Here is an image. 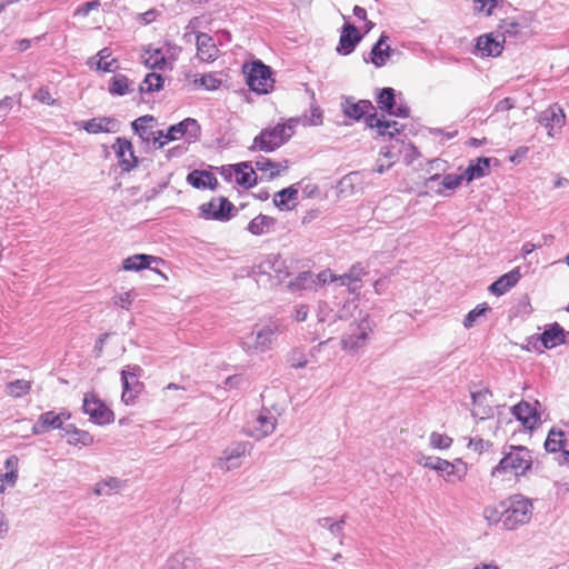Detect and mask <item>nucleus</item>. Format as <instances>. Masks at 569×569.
<instances>
[{"label": "nucleus", "mask_w": 569, "mask_h": 569, "mask_svg": "<svg viewBox=\"0 0 569 569\" xmlns=\"http://www.w3.org/2000/svg\"><path fill=\"white\" fill-rule=\"evenodd\" d=\"M33 98L38 100L41 103L52 106L56 103V100L51 97L50 92L46 88H39L34 94Z\"/></svg>", "instance_id": "obj_59"}, {"label": "nucleus", "mask_w": 569, "mask_h": 569, "mask_svg": "<svg viewBox=\"0 0 569 569\" xmlns=\"http://www.w3.org/2000/svg\"><path fill=\"white\" fill-rule=\"evenodd\" d=\"M18 481V473L6 472L0 475V493H4L8 488L16 486Z\"/></svg>", "instance_id": "obj_56"}, {"label": "nucleus", "mask_w": 569, "mask_h": 569, "mask_svg": "<svg viewBox=\"0 0 569 569\" xmlns=\"http://www.w3.org/2000/svg\"><path fill=\"white\" fill-rule=\"evenodd\" d=\"M113 149L123 170L129 171L136 167L138 160L133 153V148L130 141L118 138L113 144Z\"/></svg>", "instance_id": "obj_22"}, {"label": "nucleus", "mask_w": 569, "mask_h": 569, "mask_svg": "<svg viewBox=\"0 0 569 569\" xmlns=\"http://www.w3.org/2000/svg\"><path fill=\"white\" fill-rule=\"evenodd\" d=\"M317 317L320 323H328L329 333H335L338 330L336 322L338 319H342V316L335 312L327 302H321L319 305Z\"/></svg>", "instance_id": "obj_37"}, {"label": "nucleus", "mask_w": 569, "mask_h": 569, "mask_svg": "<svg viewBox=\"0 0 569 569\" xmlns=\"http://www.w3.org/2000/svg\"><path fill=\"white\" fill-rule=\"evenodd\" d=\"M153 262H158V258L149 254H133L122 261L124 271H140L150 268Z\"/></svg>", "instance_id": "obj_32"}, {"label": "nucleus", "mask_w": 569, "mask_h": 569, "mask_svg": "<svg viewBox=\"0 0 569 569\" xmlns=\"http://www.w3.org/2000/svg\"><path fill=\"white\" fill-rule=\"evenodd\" d=\"M435 471L439 472L446 482L457 483L466 478L468 466L461 459L455 461L441 459Z\"/></svg>", "instance_id": "obj_14"}, {"label": "nucleus", "mask_w": 569, "mask_h": 569, "mask_svg": "<svg viewBox=\"0 0 569 569\" xmlns=\"http://www.w3.org/2000/svg\"><path fill=\"white\" fill-rule=\"evenodd\" d=\"M463 180H466L463 173H449L442 178L441 184L449 190H453L458 188Z\"/></svg>", "instance_id": "obj_55"}, {"label": "nucleus", "mask_w": 569, "mask_h": 569, "mask_svg": "<svg viewBox=\"0 0 569 569\" xmlns=\"http://www.w3.org/2000/svg\"><path fill=\"white\" fill-rule=\"evenodd\" d=\"M389 37L385 33H382L379 38V40L376 42V44L372 47L369 58H366L365 60L367 62H371L377 68L383 67L389 58L391 57V48L387 43Z\"/></svg>", "instance_id": "obj_21"}, {"label": "nucleus", "mask_w": 569, "mask_h": 569, "mask_svg": "<svg viewBox=\"0 0 569 569\" xmlns=\"http://www.w3.org/2000/svg\"><path fill=\"white\" fill-rule=\"evenodd\" d=\"M163 87V78L160 73L150 72L148 73L143 81L140 83L141 92H153L159 91Z\"/></svg>", "instance_id": "obj_46"}, {"label": "nucleus", "mask_w": 569, "mask_h": 569, "mask_svg": "<svg viewBox=\"0 0 569 569\" xmlns=\"http://www.w3.org/2000/svg\"><path fill=\"white\" fill-rule=\"evenodd\" d=\"M441 458L421 455L417 459V463L423 468H429L431 470H436V466L439 465Z\"/></svg>", "instance_id": "obj_57"}, {"label": "nucleus", "mask_w": 569, "mask_h": 569, "mask_svg": "<svg viewBox=\"0 0 569 569\" xmlns=\"http://www.w3.org/2000/svg\"><path fill=\"white\" fill-rule=\"evenodd\" d=\"M127 486V481L117 477H106L98 481L93 487V493L97 496H111L120 492Z\"/></svg>", "instance_id": "obj_25"}, {"label": "nucleus", "mask_w": 569, "mask_h": 569, "mask_svg": "<svg viewBox=\"0 0 569 569\" xmlns=\"http://www.w3.org/2000/svg\"><path fill=\"white\" fill-rule=\"evenodd\" d=\"M489 158H478L476 161H471L462 173L463 177H466V181L471 182L475 179H479L487 176L489 172Z\"/></svg>", "instance_id": "obj_33"}, {"label": "nucleus", "mask_w": 569, "mask_h": 569, "mask_svg": "<svg viewBox=\"0 0 569 569\" xmlns=\"http://www.w3.org/2000/svg\"><path fill=\"white\" fill-rule=\"evenodd\" d=\"M302 193L306 198H315L319 196V187L315 183H306L302 187Z\"/></svg>", "instance_id": "obj_62"}, {"label": "nucleus", "mask_w": 569, "mask_h": 569, "mask_svg": "<svg viewBox=\"0 0 569 569\" xmlns=\"http://www.w3.org/2000/svg\"><path fill=\"white\" fill-rule=\"evenodd\" d=\"M130 82L123 74H117L111 79L109 91L111 94L124 96L129 92Z\"/></svg>", "instance_id": "obj_47"}, {"label": "nucleus", "mask_w": 569, "mask_h": 569, "mask_svg": "<svg viewBox=\"0 0 569 569\" xmlns=\"http://www.w3.org/2000/svg\"><path fill=\"white\" fill-rule=\"evenodd\" d=\"M31 390V381L24 379H18L9 382L6 386V392L8 396L13 398H21L28 395Z\"/></svg>", "instance_id": "obj_44"}, {"label": "nucleus", "mask_w": 569, "mask_h": 569, "mask_svg": "<svg viewBox=\"0 0 569 569\" xmlns=\"http://www.w3.org/2000/svg\"><path fill=\"white\" fill-rule=\"evenodd\" d=\"M501 506L503 508L501 511V520L503 526L509 530L528 523L532 517V502L522 495L511 496L507 501L502 502Z\"/></svg>", "instance_id": "obj_3"}, {"label": "nucleus", "mask_w": 569, "mask_h": 569, "mask_svg": "<svg viewBox=\"0 0 569 569\" xmlns=\"http://www.w3.org/2000/svg\"><path fill=\"white\" fill-rule=\"evenodd\" d=\"M132 300H133V297H132L131 291L119 293L113 298L114 305H117L123 309H129V307L132 303Z\"/></svg>", "instance_id": "obj_58"}, {"label": "nucleus", "mask_w": 569, "mask_h": 569, "mask_svg": "<svg viewBox=\"0 0 569 569\" xmlns=\"http://www.w3.org/2000/svg\"><path fill=\"white\" fill-rule=\"evenodd\" d=\"M505 39L501 34L488 33L477 39L476 50L482 57H497L503 50Z\"/></svg>", "instance_id": "obj_16"}, {"label": "nucleus", "mask_w": 569, "mask_h": 569, "mask_svg": "<svg viewBox=\"0 0 569 569\" xmlns=\"http://www.w3.org/2000/svg\"><path fill=\"white\" fill-rule=\"evenodd\" d=\"M142 62L144 66L151 69H163L167 64L166 56L162 49L159 48H148L144 50L142 54Z\"/></svg>", "instance_id": "obj_36"}, {"label": "nucleus", "mask_w": 569, "mask_h": 569, "mask_svg": "<svg viewBox=\"0 0 569 569\" xmlns=\"http://www.w3.org/2000/svg\"><path fill=\"white\" fill-rule=\"evenodd\" d=\"M565 340L563 329L555 323L541 335V342L546 348H553Z\"/></svg>", "instance_id": "obj_41"}, {"label": "nucleus", "mask_w": 569, "mask_h": 569, "mask_svg": "<svg viewBox=\"0 0 569 569\" xmlns=\"http://www.w3.org/2000/svg\"><path fill=\"white\" fill-rule=\"evenodd\" d=\"M277 220L267 214H258L247 227V230L253 236H263L274 230Z\"/></svg>", "instance_id": "obj_28"}, {"label": "nucleus", "mask_w": 569, "mask_h": 569, "mask_svg": "<svg viewBox=\"0 0 569 569\" xmlns=\"http://www.w3.org/2000/svg\"><path fill=\"white\" fill-rule=\"evenodd\" d=\"M537 121L548 130V136L553 138L565 126L566 114L561 107L552 104L538 114Z\"/></svg>", "instance_id": "obj_10"}, {"label": "nucleus", "mask_w": 569, "mask_h": 569, "mask_svg": "<svg viewBox=\"0 0 569 569\" xmlns=\"http://www.w3.org/2000/svg\"><path fill=\"white\" fill-rule=\"evenodd\" d=\"M532 466L531 452L522 446H511L505 453L498 466L492 470L493 477L511 473L516 477L523 476Z\"/></svg>", "instance_id": "obj_4"}, {"label": "nucleus", "mask_w": 569, "mask_h": 569, "mask_svg": "<svg viewBox=\"0 0 569 569\" xmlns=\"http://www.w3.org/2000/svg\"><path fill=\"white\" fill-rule=\"evenodd\" d=\"M247 83L257 93L266 94L273 87V79L269 67L260 61L252 62L244 68Z\"/></svg>", "instance_id": "obj_6"}, {"label": "nucleus", "mask_w": 569, "mask_h": 569, "mask_svg": "<svg viewBox=\"0 0 569 569\" xmlns=\"http://www.w3.org/2000/svg\"><path fill=\"white\" fill-rule=\"evenodd\" d=\"M488 310L489 307L486 303L478 305L475 309L469 311V313L463 319V327L467 329L471 328L477 322V320Z\"/></svg>", "instance_id": "obj_49"}, {"label": "nucleus", "mask_w": 569, "mask_h": 569, "mask_svg": "<svg viewBox=\"0 0 569 569\" xmlns=\"http://www.w3.org/2000/svg\"><path fill=\"white\" fill-rule=\"evenodd\" d=\"M359 181V173L351 172L345 176L339 182V191L341 193H350L353 190V187Z\"/></svg>", "instance_id": "obj_52"}, {"label": "nucleus", "mask_w": 569, "mask_h": 569, "mask_svg": "<svg viewBox=\"0 0 569 569\" xmlns=\"http://www.w3.org/2000/svg\"><path fill=\"white\" fill-rule=\"evenodd\" d=\"M4 467L7 469V472H13V473H18V468H19V458L14 455L10 456L6 462H4Z\"/></svg>", "instance_id": "obj_63"}, {"label": "nucleus", "mask_w": 569, "mask_h": 569, "mask_svg": "<svg viewBox=\"0 0 569 569\" xmlns=\"http://www.w3.org/2000/svg\"><path fill=\"white\" fill-rule=\"evenodd\" d=\"M371 108H372V104L368 100L355 101L351 98H347L342 102L343 113L347 117L355 119V120H359L361 117H363L366 113H368Z\"/></svg>", "instance_id": "obj_30"}, {"label": "nucleus", "mask_w": 569, "mask_h": 569, "mask_svg": "<svg viewBox=\"0 0 569 569\" xmlns=\"http://www.w3.org/2000/svg\"><path fill=\"white\" fill-rule=\"evenodd\" d=\"M297 120L289 119L283 123H277L274 127H267L254 137L251 151L272 152L283 146L295 133Z\"/></svg>", "instance_id": "obj_2"}, {"label": "nucleus", "mask_w": 569, "mask_h": 569, "mask_svg": "<svg viewBox=\"0 0 569 569\" xmlns=\"http://www.w3.org/2000/svg\"><path fill=\"white\" fill-rule=\"evenodd\" d=\"M378 103L381 109L391 111L395 106V91L392 88H385L378 97Z\"/></svg>", "instance_id": "obj_50"}, {"label": "nucleus", "mask_w": 569, "mask_h": 569, "mask_svg": "<svg viewBox=\"0 0 569 569\" xmlns=\"http://www.w3.org/2000/svg\"><path fill=\"white\" fill-rule=\"evenodd\" d=\"M257 181V174L253 168L247 163L242 162L237 164L236 180L234 182L244 188L252 187Z\"/></svg>", "instance_id": "obj_39"}, {"label": "nucleus", "mask_w": 569, "mask_h": 569, "mask_svg": "<svg viewBox=\"0 0 569 569\" xmlns=\"http://www.w3.org/2000/svg\"><path fill=\"white\" fill-rule=\"evenodd\" d=\"M199 124L192 118H187L181 122L171 126L167 132L162 130L157 131V137H153V143L158 144L159 148H162L164 144L170 141H174L187 136L189 139L197 138L199 134Z\"/></svg>", "instance_id": "obj_5"}, {"label": "nucleus", "mask_w": 569, "mask_h": 569, "mask_svg": "<svg viewBox=\"0 0 569 569\" xmlns=\"http://www.w3.org/2000/svg\"><path fill=\"white\" fill-rule=\"evenodd\" d=\"M521 279V272L519 268H515L511 271L499 277L491 286L489 291L495 296H502L515 287Z\"/></svg>", "instance_id": "obj_24"}, {"label": "nucleus", "mask_w": 569, "mask_h": 569, "mask_svg": "<svg viewBox=\"0 0 569 569\" xmlns=\"http://www.w3.org/2000/svg\"><path fill=\"white\" fill-rule=\"evenodd\" d=\"M346 274L353 286H358L361 282V278L366 274V270L360 262H357L350 267Z\"/></svg>", "instance_id": "obj_54"}, {"label": "nucleus", "mask_w": 569, "mask_h": 569, "mask_svg": "<svg viewBox=\"0 0 569 569\" xmlns=\"http://www.w3.org/2000/svg\"><path fill=\"white\" fill-rule=\"evenodd\" d=\"M277 426V417L264 409L247 422L246 432L254 439H263L271 435Z\"/></svg>", "instance_id": "obj_7"}, {"label": "nucleus", "mask_w": 569, "mask_h": 569, "mask_svg": "<svg viewBox=\"0 0 569 569\" xmlns=\"http://www.w3.org/2000/svg\"><path fill=\"white\" fill-rule=\"evenodd\" d=\"M256 169L264 173L268 179H272L288 169V161L273 162L268 158H261L256 161Z\"/></svg>", "instance_id": "obj_34"}, {"label": "nucleus", "mask_w": 569, "mask_h": 569, "mask_svg": "<svg viewBox=\"0 0 569 569\" xmlns=\"http://www.w3.org/2000/svg\"><path fill=\"white\" fill-rule=\"evenodd\" d=\"M140 368L138 366L127 367L121 371L122 380V395L121 400L126 405L134 403L138 395L140 393L141 386L138 381Z\"/></svg>", "instance_id": "obj_12"}, {"label": "nucleus", "mask_w": 569, "mask_h": 569, "mask_svg": "<svg viewBox=\"0 0 569 569\" xmlns=\"http://www.w3.org/2000/svg\"><path fill=\"white\" fill-rule=\"evenodd\" d=\"M259 269L264 273L274 272L280 278L284 273V260L280 254H269L261 261Z\"/></svg>", "instance_id": "obj_38"}, {"label": "nucleus", "mask_w": 569, "mask_h": 569, "mask_svg": "<svg viewBox=\"0 0 569 569\" xmlns=\"http://www.w3.org/2000/svg\"><path fill=\"white\" fill-rule=\"evenodd\" d=\"M189 79L196 88H204L206 90H216L222 82L216 73H194L190 76Z\"/></svg>", "instance_id": "obj_40"}, {"label": "nucleus", "mask_w": 569, "mask_h": 569, "mask_svg": "<svg viewBox=\"0 0 569 569\" xmlns=\"http://www.w3.org/2000/svg\"><path fill=\"white\" fill-rule=\"evenodd\" d=\"M61 437L66 438L67 442L71 446H91L93 443V437L84 430L76 428L73 425H68L62 428Z\"/></svg>", "instance_id": "obj_26"}, {"label": "nucleus", "mask_w": 569, "mask_h": 569, "mask_svg": "<svg viewBox=\"0 0 569 569\" xmlns=\"http://www.w3.org/2000/svg\"><path fill=\"white\" fill-rule=\"evenodd\" d=\"M366 123L371 130H376L377 136L392 138L400 132L397 121L386 120L385 117L370 114L366 118Z\"/></svg>", "instance_id": "obj_18"}, {"label": "nucleus", "mask_w": 569, "mask_h": 569, "mask_svg": "<svg viewBox=\"0 0 569 569\" xmlns=\"http://www.w3.org/2000/svg\"><path fill=\"white\" fill-rule=\"evenodd\" d=\"M539 406L538 401L533 405L527 401H521L513 406L512 413L526 429L532 430L541 423L540 412L537 408Z\"/></svg>", "instance_id": "obj_13"}, {"label": "nucleus", "mask_w": 569, "mask_h": 569, "mask_svg": "<svg viewBox=\"0 0 569 569\" xmlns=\"http://www.w3.org/2000/svg\"><path fill=\"white\" fill-rule=\"evenodd\" d=\"M316 279L317 284L332 283L337 281V274L333 273L330 269H326L316 274Z\"/></svg>", "instance_id": "obj_60"}, {"label": "nucleus", "mask_w": 569, "mask_h": 569, "mask_svg": "<svg viewBox=\"0 0 569 569\" xmlns=\"http://www.w3.org/2000/svg\"><path fill=\"white\" fill-rule=\"evenodd\" d=\"M360 40L361 34L358 29L351 23H345L341 30L337 51L340 54H349L355 50Z\"/></svg>", "instance_id": "obj_20"}, {"label": "nucleus", "mask_w": 569, "mask_h": 569, "mask_svg": "<svg viewBox=\"0 0 569 569\" xmlns=\"http://www.w3.org/2000/svg\"><path fill=\"white\" fill-rule=\"evenodd\" d=\"M317 279L316 274L312 272L306 271L301 272L296 277L293 281L290 282V287L293 290H306V289H315L317 288Z\"/></svg>", "instance_id": "obj_45"}, {"label": "nucleus", "mask_w": 569, "mask_h": 569, "mask_svg": "<svg viewBox=\"0 0 569 569\" xmlns=\"http://www.w3.org/2000/svg\"><path fill=\"white\" fill-rule=\"evenodd\" d=\"M473 12L490 16L492 10L497 7L499 0H472Z\"/></svg>", "instance_id": "obj_51"}, {"label": "nucleus", "mask_w": 569, "mask_h": 569, "mask_svg": "<svg viewBox=\"0 0 569 569\" xmlns=\"http://www.w3.org/2000/svg\"><path fill=\"white\" fill-rule=\"evenodd\" d=\"M232 203L223 197H218L201 206L202 213L207 218L224 220L229 218Z\"/></svg>", "instance_id": "obj_19"}, {"label": "nucleus", "mask_w": 569, "mask_h": 569, "mask_svg": "<svg viewBox=\"0 0 569 569\" xmlns=\"http://www.w3.org/2000/svg\"><path fill=\"white\" fill-rule=\"evenodd\" d=\"M83 411L97 425H107L113 421V412L94 393L84 396Z\"/></svg>", "instance_id": "obj_8"}, {"label": "nucleus", "mask_w": 569, "mask_h": 569, "mask_svg": "<svg viewBox=\"0 0 569 569\" xmlns=\"http://www.w3.org/2000/svg\"><path fill=\"white\" fill-rule=\"evenodd\" d=\"M452 445V438L446 433L433 431L429 436V446L435 450H446Z\"/></svg>", "instance_id": "obj_48"}, {"label": "nucleus", "mask_w": 569, "mask_h": 569, "mask_svg": "<svg viewBox=\"0 0 569 569\" xmlns=\"http://www.w3.org/2000/svg\"><path fill=\"white\" fill-rule=\"evenodd\" d=\"M247 451L244 442H233L228 446L221 455L217 458V468L223 471H230L241 466V460Z\"/></svg>", "instance_id": "obj_11"}, {"label": "nucleus", "mask_w": 569, "mask_h": 569, "mask_svg": "<svg viewBox=\"0 0 569 569\" xmlns=\"http://www.w3.org/2000/svg\"><path fill=\"white\" fill-rule=\"evenodd\" d=\"M515 106V101L513 99L511 98H505L502 100H500L496 106H495V111L496 112H506V111H509L510 109H512Z\"/></svg>", "instance_id": "obj_61"}, {"label": "nucleus", "mask_w": 569, "mask_h": 569, "mask_svg": "<svg viewBox=\"0 0 569 569\" xmlns=\"http://www.w3.org/2000/svg\"><path fill=\"white\" fill-rule=\"evenodd\" d=\"M566 433L561 429L552 428L548 437L545 441V448L549 452H558L561 451V448L563 447V441L566 440Z\"/></svg>", "instance_id": "obj_43"}, {"label": "nucleus", "mask_w": 569, "mask_h": 569, "mask_svg": "<svg viewBox=\"0 0 569 569\" xmlns=\"http://www.w3.org/2000/svg\"><path fill=\"white\" fill-rule=\"evenodd\" d=\"M297 198L298 188L293 184L276 192L273 196V203L278 209L288 211L293 209Z\"/></svg>", "instance_id": "obj_29"}, {"label": "nucleus", "mask_w": 569, "mask_h": 569, "mask_svg": "<svg viewBox=\"0 0 569 569\" xmlns=\"http://www.w3.org/2000/svg\"><path fill=\"white\" fill-rule=\"evenodd\" d=\"M393 163H395V156L389 150L381 151L380 157L378 159V164H377L375 171L378 173H383Z\"/></svg>", "instance_id": "obj_53"}, {"label": "nucleus", "mask_w": 569, "mask_h": 569, "mask_svg": "<svg viewBox=\"0 0 569 569\" xmlns=\"http://www.w3.org/2000/svg\"><path fill=\"white\" fill-rule=\"evenodd\" d=\"M14 103V100L12 97H6L0 101V116H6L11 109Z\"/></svg>", "instance_id": "obj_64"}, {"label": "nucleus", "mask_w": 569, "mask_h": 569, "mask_svg": "<svg viewBox=\"0 0 569 569\" xmlns=\"http://www.w3.org/2000/svg\"><path fill=\"white\" fill-rule=\"evenodd\" d=\"M371 327L368 320H361L350 333L345 335L341 339V347L348 352H358L365 348Z\"/></svg>", "instance_id": "obj_9"}, {"label": "nucleus", "mask_w": 569, "mask_h": 569, "mask_svg": "<svg viewBox=\"0 0 569 569\" xmlns=\"http://www.w3.org/2000/svg\"><path fill=\"white\" fill-rule=\"evenodd\" d=\"M197 57L203 62H212L218 58L219 50L207 33H199L197 36Z\"/></svg>", "instance_id": "obj_23"}, {"label": "nucleus", "mask_w": 569, "mask_h": 569, "mask_svg": "<svg viewBox=\"0 0 569 569\" xmlns=\"http://www.w3.org/2000/svg\"><path fill=\"white\" fill-rule=\"evenodd\" d=\"M279 332V326L273 321L254 325L240 337L239 346L249 356L264 353L272 349Z\"/></svg>", "instance_id": "obj_1"}, {"label": "nucleus", "mask_w": 569, "mask_h": 569, "mask_svg": "<svg viewBox=\"0 0 569 569\" xmlns=\"http://www.w3.org/2000/svg\"><path fill=\"white\" fill-rule=\"evenodd\" d=\"M153 121V118L150 116H143L138 119H136L132 122V129L136 133L139 134V137L144 141L153 140V137H157V132H152L151 123Z\"/></svg>", "instance_id": "obj_42"}, {"label": "nucleus", "mask_w": 569, "mask_h": 569, "mask_svg": "<svg viewBox=\"0 0 569 569\" xmlns=\"http://www.w3.org/2000/svg\"><path fill=\"white\" fill-rule=\"evenodd\" d=\"M187 181L197 189H213L217 183V179L211 172L199 170L190 172L187 177Z\"/></svg>", "instance_id": "obj_35"}, {"label": "nucleus", "mask_w": 569, "mask_h": 569, "mask_svg": "<svg viewBox=\"0 0 569 569\" xmlns=\"http://www.w3.org/2000/svg\"><path fill=\"white\" fill-rule=\"evenodd\" d=\"M492 393L488 389L479 390L471 393L473 408L471 413L475 418L486 419L492 416L491 407Z\"/></svg>", "instance_id": "obj_17"}, {"label": "nucleus", "mask_w": 569, "mask_h": 569, "mask_svg": "<svg viewBox=\"0 0 569 569\" xmlns=\"http://www.w3.org/2000/svg\"><path fill=\"white\" fill-rule=\"evenodd\" d=\"M82 128L89 133L116 132L118 130V121L108 117L93 118L82 122Z\"/></svg>", "instance_id": "obj_27"}, {"label": "nucleus", "mask_w": 569, "mask_h": 569, "mask_svg": "<svg viewBox=\"0 0 569 569\" xmlns=\"http://www.w3.org/2000/svg\"><path fill=\"white\" fill-rule=\"evenodd\" d=\"M88 66L91 69L111 72L117 68V60L111 57L110 50L104 48L96 57L89 59Z\"/></svg>", "instance_id": "obj_31"}, {"label": "nucleus", "mask_w": 569, "mask_h": 569, "mask_svg": "<svg viewBox=\"0 0 569 569\" xmlns=\"http://www.w3.org/2000/svg\"><path fill=\"white\" fill-rule=\"evenodd\" d=\"M70 418V415L61 412L56 413L54 411H47L39 416L37 422L32 427V433L33 435H42L51 429H60L62 431V428L64 421Z\"/></svg>", "instance_id": "obj_15"}]
</instances>
